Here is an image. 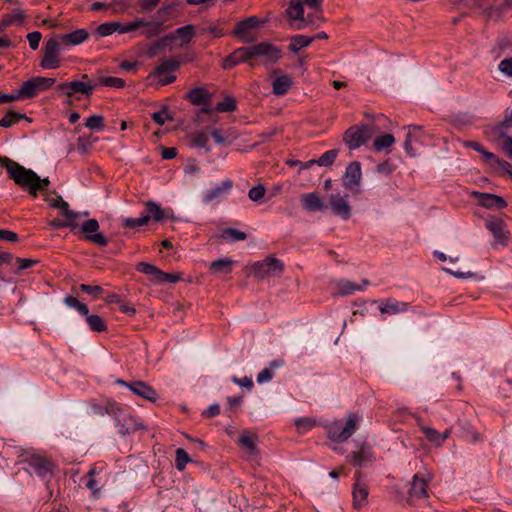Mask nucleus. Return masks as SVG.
Masks as SVG:
<instances>
[{
	"label": "nucleus",
	"mask_w": 512,
	"mask_h": 512,
	"mask_svg": "<svg viewBox=\"0 0 512 512\" xmlns=\"http://www.w3.org/2000/svg\"><path fill=\"white\" fill-rule=\"evenodd\" d=\"M489 135L492 137L493 141L500 145L501 149L505 153V155L512 159V138L507 135L506 132H492L489 131Z\"/></svg>",
	"instance_id": "obj_33"
},
{
	"label": "nucleus",
	"mask_w": 512,
	"mask_h": 512,
	"mask_svg": "<svg viewBox=\"0 0 512 512\" xmlns=\"http://www.w3.org/2000/svg\"><path fill=\"white\" fill-rule=\"evenodd\" d=\"M0 165L5 167L9 177L22 189L33 197L39 192V176L31 169H27L12 159L0 156Z\"/></svg>",
	"instance_id": "obj_1"
},
{
	"label": "nucleus",
	"mask_w": 512,
	"mask_h": 512,
	"mask_svg": "<svg viewBox=\"0 0 512 512\" xmlns=\"http://www.w3.org/2000/svg\"><path fill=\"white\" fill-rule=\"evenodd\" d=\"M359 420L358 414L350 413L345 422L342 420L332 422L327 429L329 439L338 443L345 442L356 431Z\"/></svg>",
	"instance_id": "obj_2"
},
{
	"label": "nucleus",
	"mask_w": 512,
	"mask_h": 512,
	"mask_svg": "<svg viewBox=\"0 0 512 512\" xmlns=\"http://www.w3.org/2000/svg\"><path fill=\"white\" fill-rule=\"evenodd\" d=\"M261 24L262 22L256 16L248 17L236 24L232 35L242 43H253L257 40L256 29Z\"/></svg>",
	"instance_id": "obj_10"
},
{
	"label": "nucleus",
	"mask_w": 512,
	"mask_h": 512,
	"mask_svg": "<svg viewBox=\"0 0 512 512\" xmlns=\"http://www.w3.org/2000/svg\"><path fill=\"white\" fill-rule=\"evenodd\" d=\"M141 23L140 22H127V23H119V22H106L103 24H100L97 27V33L100 36H108L111 35L114 32L118 33H128L131 31H134L138 28H140Z\"/></svg>",
	"instance_id": "obj_18"
},
{
	"label": "nucleus",
	"mask_w": 512,
	"mask_h": 512,
	"mask_svg": "<svg viewBox=\"0 0 512 512\" xmlns=\"http://www.w3.org/2000/svg\"><path fill=\"white\" fill-rule=\"evenodd\" d=\"M46 201L49 203L51 207L60 209L65 218L68 220H75L80 216L79 213L70 210L68 203L64 201L62 197L59 195H56L54 197H47Z\"/></svg>",
	"instance_id": "obj_30"
},
{
	"label": "nucleus",
	"mask_w": 512,
	"mask_h": 512,
	"mask_svg": "<svg viewBox=\"0 0 512 512\" xmlns=\"http://www.w3.org/2000/svg\"><path fill=\"white\" fill-rule=\"evenodd\" d=\"M234 261L229 258H221L210 263L209 269L215 274H230Z\"/></svg>",
	"instance_id": "obj_35"
},
{
	"label": "nucleus",
	"mask_w": 512,
	"mask_h": 512,
	"mask_svg": "<svg viewBox=\"0 0 512 512\" xmlns=\"http://www.w3.org/2000/svg\"><path fill=\"white\" fill-rule=\"evenodd\" d=\"M287 13L291 19L304 20V8L302 0H291Z\"/></svg>",
	"instance_id": "obj_43"
},
{
	"label": "nucleus",
	"mask_w": 512,
	"mask_h": 512,
	"mask_svg": "<svg viewBox=\"0 0 512 512\" xmlns=\"http://www.w3.org/2000/svg\"><path fill=\"white\" fill-rule=\"evenodd\" d=\"M251 51H252L253 59L255 57H263V58H265L266 62H269V63L277 62L281 58V55H282V52L278 47H276L270 43H266V42L252 45Z\"/></svg>",
	"instance_id": "obj_19"
},
{
	"label": "nucleus",
	"mask_w": 512,
	"mask_h": 512,
	"mask_svg": "<svg viewBox=\"0 0 512 512\" xmlns=\"http://www.w3.org/2000/svg\"><path fill=\"white\" fill-rule=\"evenodd\" d=\"M25 20V13L22 10H16L13 14L6 15L3 19L5 26L12 25L16 22L23 23Z\"/></svg>",
	"instance_id": "obj_56"
},
{
	"label": "nucleus",
	"mask_w": 512,
	"mask_h": 512,
	"mask_svg": "<svg viewBox=\"0 0 512 512\" xmlns=\"http://www.w3.org/2000/svg\"><path fill=\"white\" fill-rule=\"evenodd\" d=\"M176 37L181 39L182 44H188L194 37V26L189 24L176 29L174 34L166 35L163 38L159 39L154 44V47L156 49H160L168 45V43L173 41Z\"/></svg>",
	"instance_id": "obj_20"
},
{
	"label": "nucleus",
	"mask_w": 512,
	"mask_h": 512,
	"mask_svg": "<svg viewBox=\"0 0 512 512\" xmlns=\"http://www.w3.org/2000/svg\"><path fill=\"white\" fill-rule=\"evenodd\" d=\"M201 33L202 34H211L213 35L215 38H219V37H222L225 33H224V30L217 26V25H209V26H204L201 28Z\"/></svg>",
	"instance_id": "obj_61"
},
{
	"label": "nucleus",
	"mask_w": 512,
	"mask_h": 512,
	"mask_svg": "<svg viewBox=\"0 0 512 512\" xmlns=\"http://www.w3.org/2000/svg\"><path fill=\"white\" fill-rule=\"evenodd\" d=\"M314 38L305 35H296L291 38L289 49L293 53H297L302 48L307 47L311 44Z\"/></svg>",
	"instance_id": "obj_41"
},
{
	"label": "nucleus",
	"mask_w": 512,
	"mask_h": 512,
	"mask_svg": "<svg viewBox=\"0 0 512 512\" xmlns=\"http://www.w3.org/2000/svg\"><path fill=\"white\" fill-rule=\"evenodd\" d=\"M220 237L225 241L237 242L245 240L247 235L246 233L235 228H226L222 230Z\"/></svg>",
	"instance_id": "obj_44"
},
{
	"label": "nucleus",
	"mask_w": 512,
	"mask_h": 512,
	"mask_svg": "<svg viewBox=\"0 0 512 512\" xmlns=\"http://www.w3.org/2000/svg\"><path fill=\"white\" fill-rule=\"evenodd\" d=\"M236 109V101L232 97H225L224 100L217 104L216 110L219 112H232Z\"/></svg>",
	"instance_id": "obj_55"
},
{
	"label": "nucleus",
	"mask_w": 512,
	"mask_h": 512,
	"mask_svg": "<svg viewBox=\"0 0 512 512\" xmlns=\"http://www.w3.org/2000/svg\"><path fill=\"white\" fill-rule=\"evenodd\" d=\"M103 409L105 410V414L113 416L119 422L121 421L119 416H123L124 423L121 424L122 429L120 430L123 434L143 428L142 425L138 424L131 415L124 414L121 407L115 401H106L103 404Z\"/></svg>",
	"instance_id": "obj_11"
},
{
	"label": "nucleus",
	"mask_w": 512,
	"mask_h": 512,
	"mask_svg": "<svg viewBox=\"0 0 512 512\" xmlns=\"http://www.w3.org/2000/svg\"><path fill=\"white\" fill-rule=\"evenodd\" d=\"M192 144L195 147L205 148L206 151H210V147L208 146L209 136L205 132H195L191 135Z\"/></svg>",
	"instance_id": "obj_49"
},
{
	"label": "nucleus",
	"mask_w": 512,
	"mask_h": 512,
	"mask_svg": "<svg viewBox=\"0 0 512 512\" xmlns=\"http://www.w3.org/2000/svg\"><path fill=\"white\" fill-rule=\"evenodd\" d=\"M473 194L477 197L479 204L486 208L502 209L507 205L506 201L502 197L494 194L480 192H474Z\"/></svg>",
	"instance_id": "obj_25"
},
{
	"label": "nucleus",
	"mask_w": 512,
	"mask_h": 512,
	"mask_svg": "<svg viewBox=\"0 0 512 512\" xmlns=\"http://www.w3.org/2000/svg\"><path fill=\"white\" fill-rule=\"evenodd\" d=\"M29 468L36 476L41 478L46 483L50 482L55 475L57 465L51 458L40 454H29L24 458Z\"/></svg>",
	"instance_id": "obj_4"
},
{
	"label": "nucleus",
	"mask_w": 512,
	"mask_h": 512,
	"mask_svg": "<svg viewBox=\"0 0 512 512\" xmlns=\"http://www.w3.org/2000/svg\"><path fill=\"white\" fill-rule=\"evenodd\" d=\"M338 151L335 149L323 153L317 160H310L309 163H317L319 166H330L334 163Z\"/></svg>",
	"instance_id": "obj_45"
},
{
	"label": "nucleus",
	"mask_w": 512,
	"mask_h": 512,
	"mask_svg": "<svg viewBox=\"0 0 512 512\" xmlns=\"http://www.w3.org/2000/svg\"><path fill=\"white\" fill-rule=\"evenodd\" d=\"M421 131L419 126H409L408 133L404 141V149L410 156H415V151L412 147L413 139H417L418 134Z\"/></svg>",
	"instance_id": "obj_42"
},
{
	"label": "nucleus",
	"mask_w": 512,
	"mask_h": 512,
	"mask_svg": "<svg viewBox=\"0 0 512 512\" xmlns=\"http://www.w3.org/2000/svg\"><path fill=\"white\" fill-rule=\"evenodd\" d=\"M379 310L382 314L395 315L407 311L408 303L386 299L380 303Z\"/></svg>",
	"instance_id": "obj_29"
},
{
	"label": "nucleus",
	"mask_w": 512,
	"mask_h": 512,
	"mask_svg": "<svg viewBox=\"0 0 512 512\" xmlns=\"http://www.w3.org/2000/svg\"><path fill=\"white\" fill-rule=\"evenodd\" d=\"M62 43L58 38L48 39L43 46V57L40 66L43 69H57L60 67V51Z\"/></svg>",
	"instance_id": "obj_8"
},
{
	"label": "nucleus",
	"mask_w": 512,
	"mask_h": 512,
	"mask_svg": "<svg viewBox=\"0 0 512 512\" xmlns=\"http://www.w3.org/2000/svg\"><path fill=\"white\" fill-rule=\"evenodd\" d=\"M190 461L191 459L188 453L183 448H178L176 450L175 466L177 470L183 471L187 463Z\"/></svg>",
	"instance_id": "obj_50"
},
{
	"label": "nucleus",
	"mask_w": 512,
	"mask_h": 512,
	"mask_svg": "<svg viewBox=\"0 0 512 512\" xmlns=\"http://www.w3.org/2000/svg\"><path fill=\"white\" fill-rule=\"evenodd\" d=\"M376 127L370 124H358L349 127L343 134V142L350 150H355L370 141Z\"/></svg>",
	"instance_id": "obj_3"
},
{
	"label": "nucleus",
	"mask_w": 512,
	"mask_h": 512,
	"mask_svg": "<svg viewBox=\"0 0 512 512\" xmlns=\"http://www.w3.org/2000/svg\"><path fill=\"white\" fill-rule=\"evenodd\" d=\"M99 223L96 219L86 220L80 227V232L84 234V238L100 247H105L108 244L107 238L98 232Z\"/></svg>",
	"instance_id": "obj_16"
},
{
	"label": "nucleus",
	"mask_w": 512,
	"mask_h": 512,
	"mask_svg": "<svg viewBox=\"0 0 512 512\" xmlns=\"http://www.w3.org/2000/svg\"><path fill=\"white\" fill-rule=\"evenodd\" d=\"M466 147L472 148L477 152H480L484 159L487 161H491L492 158H495V154L486 151L478 142L476 141H468L465 143Z\"/></svg>",
	"instance_id": "obj_59"
},
{
	"label": "nucleus",
	"mask_w": 512,
	"mask_h": 512,
	"mask_svg": "<svg viewBox=\"0 0 512 512\" xmlns=\"http://www.w3.org/2000/svg\"><path fill=\"white\" fill-rule=\"evenodd\" d=\"M328 202L335 215L339 216L343 220H347L351 217V206L349 205L346 196L343 197L340 194H331Z\"/></svg>",
	"instance_id": "obj_21"
},
{
	"label": "nucleus",
	"mask_w": 512,
	"mask_h": 512,
	"mask_svg": "<svg viewBox=\"0 0 512 512\" xmlns=\"http://www.w3.org/2000/svg\"><path fill=\"white\" fill-rule=\"evenodd\" d=\"M145 214L139 218H126L123 220L125 228H136L146 225L150 220L162 222L169 217L168 212L164 210L158 203L148 201L146 203Z\"/></svg>",
	"instance_id": "obj_5"
},
{
	"label": "nucleus",
	"mask_w": 512,
	"mask_h": 512,
	"mask_svg": "<svg viewBox=\"0 0 512 512\" xmlns=\"http://www.w3.org/2000/svg\"><path fill=\"white\" fill-rule=\"evenodd\" d=\"M97 467L94 466L92 467L86 477H87V482H86V487L92 491L93 494H98L99 491H100V487L98 486V483L96 481V479L94 478L95 474H97Z\"/></svg>",
	"instance_id": "obj_51"
},
{
	"label": "nucleus",
	"mask_w": 512,
	"mask_h": 512,
	"mask_svg": "<svg viewBox=\"0 0 512 512\" xmlns=\"http://www.w3.org/2000/svg\"><path fill=\"white\" fill-rule=\"evenodd\" d=\"M136 270L150 276V281L155 284L177 283L181 279L180 273H166L147 262H139L136 265Z\"/></svg>",
	"instance_id": "obj_9"
},
{
	"label": "nucleus",
	"mask_w": 512,
	"mask_h": 512,
	"mask_svg": "<svg viewBox=\"0 0 512 512\" xmlns=\"http://www.w3.org/2000/svg\"><path fill=\"white\" fill-rule=\"evenodd\" d=\"M233 187V181L232 180H225L221 183V185L216 186L210 190H208L203 195V201L205 203H211L213 201H219L223 198H225L231 191Z\"/></svg>",
	"instance_id": "obj_22"
},
{
	"label": "nucleus",
	"mask_w": 512,
	"mask_h": 512,
	"mask_svg": "<svg viewBox=\"0 0 512 512\" xmlns=\"http://www.w3.org/2000/svg\"><path fill=\"white\" fill-rule=\"evenodd\" d=\"M82 80L80 81H71L64 82L57 86V91L66 95L67 97H72L75 94H84L89 96L94 91V86L88 82L89 76L87 74L82 75Z\"/></svg>",
	"instance_id": "obj_14"
},
{
	"label": "nucleus",
	"mask_w": 512,
	"mask_h": 512,
	"mask_svg": "<svg viewBox=\"0 0 512 512\" xmlns=\"http://www.w3.org/2000/svg\"><path fill=\"white\" fill-rule=\"evenodd\" d=\"M301 203L309 211H323L326 208L325 203L316 193L303 194Z\"/></svg>",
	"instance_id": "obj_32"
},
{
	"label": "nucleus",
	"mask_w": 512,
	"mask_h": 512,
	"mask_svg": "<svg viewBox=\"0 0 512 512\" xmlns=\"http://www.w3.org/2000/svg\"><path fill=\"white\" fill-rule=\"evenodd\" d=\"M152 119L156 124L162 126L166 119H172V117L170 116L168 109L164 107L160 111L154 112L152 114Z\"/></svg>",
	"instance_id": "obj_60"
},
{
	"label": "nucleus",
	"mask_w": 512,
	"mask_h": 512,
	"mask_svg": "<svg viewBox=\"0 0 512 512\" xmlns=\"http://www.w3.org/2000/svg\"><path fill=\"white\" fill-rule=\"evenodd\" d=\"M357 448V451H353L347 456V460L353 466L363 467L373 461L374 454L372 448L366 441L358 443Z\"/></svg>",
	"instance_id": "obj_17"
},
{
	"label": "nucleus",
	"mask_w": 512,
	"mask_h": 512,
	"mask_svg": "<svg viewBox=\"0 0 512 512\" xmlns=\"http://www.w3.org/2000/svg\"><path fill=\"white\" fill-rule=\"evenodd\" d=\"M369 487L363 479L360 471L355 473V481L352 487V507L360 510L368 504Z\"/></svg>",
	"instance_id": "obj_13"
},
{
	"label": "nucleus",
	"mask_w": 512,
	"mask_h": 512,
	"mask_svg": "<svg viewBox=\"0 0 512 512\" xmlns=\"http://www.w3.org/2000/svg\"><path fill=\"white\" fill-rule=\"evenodd\" d=\"M292 86V78L288 75L276 77L272 83V91L277 96L285 95Z\"/></svg>",
	"instance_id": "obj_34"
},
{
	"label": "nucleus",
	"mask_w": 512,
	"mask_h": 512,
	"mask_svg": "<svg viewBox=\"0 0 512 512\" xmlns=\"http://www.w3.org/2000/svg\"><path fill=\"white\" fill-rule=\"evenodd\" d=\"M193 105H205L210 102L211 94L203 87L191 89L185 97Z\"/></svg>",
	"instance_id": "obj_31"
},
{
	"label": "nucleus",
	"mask_w": 512,
	"mask_h": 512,
	"mask_svg": "<svg viewBox=\"0 0 512 512\" xmlns=\"http://www.w3.org/2000/svg\"><path fill=\"white\" fill-rule=\"evenodd\" d=\"M432 478V474L429 472L417 473L413 476L408 490L407 502L409 505L415 506L418 500L429 498L428 484Z\"/></svg>",
	"instance_id": "obj_7"
},
{
	"label": "nucleus",
	"mask_w": 512,
	"mask_h": 512,
	"mask_svg": "<svg viewBox=\"0 0 512 512\" xmlns=\"http://www.w3.org/2000/svg\"><path fill=\"white\" fill-rule=\"evenodd\" d=\"M315 424L316 421L308 417L300 418L295 421V425L301 433L310 430Z\"/></svg>",
	"instance_id": "obj_58"
},
{
	"label": "nucleus",
	"mask_w": 512,
	"mask_h": 512,
	"mask_svg": "<svg viewBox=\"0 0 512 512\" xmlns=\"http://www.w3.org/2000/svg\"><path fill=\"white\" fill-rule=\"evenodd\" d=\"M420 430L430 443L434 444L437 447L441 446L440 432L428 426H420Z\"/></svg>",
	"instance_id": "obj_46"
},
{
	"label": "nucleus",
	"mask_w": 512,
	"mask_h": 512,
	"mask_svg": "<svg viewBox=\"0 0 512 512\" xmlns=\"http://www.w3.org/2000/svg\"><path fill=\"white\" fill-rule=\"evenodd\" d=\"M89 38V32L86 29H77L70 33L58 36L60 42L66 46L80 45Z\"/></svg>",
	"instance_id": "obj_26"
},
{
	"label": "nucleus",
	"mask_w": 512,
	"mask_h": 512,
	"mask_svg": "<svg viewBox=\"0 0 512 512\" xmlns=\"http://www.w3.org/2000/svg\"><path fill=\"white\" fill-rule=\"evenodd\" d=\"M180 66V62L177 58L171 57L163 60L156 68L153 73L154 76H162L165 72H173Z\"/></svg>",
	"instance_id": "obj_37"
},
{
	"label": "nucleus",
	"mask_w": 512,
	"mask_h": 512,
	"mask_svg": "<svg viewBox=\"0 0 512 512\" xmlns=\"http://www.w3.org/2000/svg\"><path fill=\"white\" fill-rule=\"evenodd\" d=\"M500 72L506 76H512V58L503 59L498 66Z\"/></svg>",
	"instance_id": "obj_64"
},
{
	"label": "nucleus",
	"mask_w": 512,
	"mask_h": 512,
	"mask_svg": "<svg viewBox=\"0 0 512 512\" xmlns=\"http://www.w3.org/2000/svg\"><path fill=\"white\" fill-rule=\"evenodd\" d=\"M369 285L367 279L362 280V284H357L352 281L341 279L335 284V294L338 296H347L356 291H363Z\"/></svg>",
	"instance_id": "obj_23"
},
{
	"label": "nucleus",
	"mask_w": 512,
	"mask_h": 512,
	"mask_svg": "<svg viewBox=\"0 0 512 512\" xmlns=\"http://www.w3.org/2000/svg\"><path fill=\"white\" fill-rule=\"evenodd\" d=\"M266 193V189L262 184L252 187L248 192V197L250 200L257 202L261 200Z\"/></svg>",
	"instance_id": "obj_57"
},
{
	"label": "nucleus",
	"mask_w": 512,
	"mask_h": 512,
	"mask_svg": "<svg viewBox=\"0 0 512 512\" xmlns=\"http://www.w3.org/2000/svg\"><path fill=\"white\" fill-rule=\"evenodd\" d=\"M55 83L54 78H47V77H33L27 81H25L20 89H19V96H21L22 99H30L35 97L39 92L44 91L52 87V85Z\"/></svg>",
	"instance_id": "obj_12"
},
{
	"label": "nucleus",
	"mask_w": 512,
	"mask_h": 512,
	"mask_svg": "<svg viewBox=\"0 0 512 512\" xmlns=\"http://www.w3.org/2000/svg\"><path fill=\"white\" fill-rule=\"evenodd\" d=\"M80 289L81 291L93 296V297H97L99 296L101 293H103V289L101 286L99 285H88V284H81L80 285Z\"/></svg>",
	"instance_id": "obj_62"
},
{
	"label": "nucleus",
	"mask_w": 512,
	"mask_h": 512,
	"mask_svg": "<svg viewBox=\"0 0 512 512\" xmlns=\"http://www.w3.org/2000/svg\"><path fill=\"white\" fill-rule=\"evenodd\" d=\"M86 321L93 331L103 332L107 329L104 320L99 315H88Z\"/></svg>",
	"instance_id": "obj_48"
},
{
	"label": "nucleus",
	"mask_w": 512,
	"mask_h": 512,
	"mask_svg": "<svg viewBox=\"0 0 512 512\" xmlns=\"http://www.w3.org/2000/svg\"><path fill=\"white\" fill-rule=\"evenodd\" d=\"M233 54L238 64L246 62L251 68L255 67L256 62L253 60L251 46L238 48L233 51Z\"/></svg>",
	"instance_id": "obj_39"
},
{
	"label": "nucleus",
	"mask_w": 512,
	"mask_h": 512,
	"mask_svg": "<svg viewBox=\"0 0 512 512\" xmlns=\"http://www.w3.org/2000/svg\"><path fill=\"white\" fill-rule=\"evenodd\" d=\"M491 162L496 164L503 172L512 176V164L505 160H501L499 157L495 155V158L491 159Z\"/></svg>",
	"instance_id": "obj_63"
},
{
	"label": "nucleus",
	"mask_w": 512,
	"mask_h": 512,
	"mask_svg": "<svg viewBox=\"0 0 512 512\" xmlns=\"http://www.w3.org/2000/svg\"><path fill=\"white\" fill-rule=\"evenodd\" d=\"M486 228L493 234L497 242L505 243L508 241V235L505 231L503 220L499 218H492L486 221Z\"/></svg>",
	"instance_id": "obj_27"
},
{
	"label": "nucleus",
	"mask_w": 512,
	"mask_h": 512,
	"mask_svg": "<svg viewBox=\"0 0 512 512\" xmlns=\"http://www.w3.org/2000/svg\"><path fill=\"white\" fill-rule=\"evenodd\" d=\"M256 440L257 437L251 432L244 431L241 433L238 444L246 449L249 454H255L256 453Z\"/></svg>",
	"instance_id": "obj_38"
},
{
	"label": "nucleus",
	"mask_w": 512,
	"mask_h": 512,
	"mask_svg": "<svg viewBox=\"0 0 512 512\" xmlns=\"http://www.w3.org/2000/svg\"><path fill=\"white\" fill-rule=\"evenodd\" d=\"M100 85L114 88H123L125 86V81L124 79L118 77H101Z\"/></svg>",
	"instance_id": "obj_54"
},
{
	"label": "nucleus",
	"mask_w": 512,
	"mask_h": 512,
	"mask_svg": "<svg viewBox=\"0 0 512 512\" xmlns=\"http://www.w3.org/2000/svg\"><path fill=\"white\" fill-rule=\"evenodd\" d=\"M22 119L31 122V118L27 117L25 114L15 111H9L4 115L3 118L0 119V127L9 128L12 125L18 123Z\"/></svg>",
	"instance_id": "obj_40"
},
{
	"label": "nucleus",
	"mask_w": 512,
	"mask_h": 512,
	"mask_svg": "<svg viewBox=\"0 0 512 512\" xmlns=\"http://www.w3.org/2000/svg\"><path fill=\"white\" fill-rule=\"evenodd\" d=\"M362 179L361 164L358 161L349 163L342 177L343 186L351 192L360 193V183Z\"/></svg>",
	"instance_id": "obj_15"
},
{
	"label": "nucleus",
	"mask_w": 512,
	"mask_h": 512,
	"mask_svg": "<svg viewBox=\"0 0 512 512\" xmlns=\"http://www.w3.org/2000/svg\"><path fill=\"white\" fill-rule=\"evenodd\" d=\"M85 126L92 130H102L104 118L100 115H92L86 119Z\"/></svg>",
	"instance_id": "obj_53"
},
{
	"label": "nucleus",
	"mask_w": 512,
	"mask_h": 512,
	"mask_svg": "<svg viewBox=\"0 0 512 512\" xmlns=\"http://www.w3.org/2000/svg\"><path fill=\"white\" fill-rule=\"evenodd\" d=\"M166 21V18H163L162 21H144L142 19H137L135 22H140V27L143 28L141 31V35L146 38H153L158 36L163 31V23Z\"/></svg>",
	"instance_id": "obj_28"
},
{
	"label": "nucleus",
	"mask_w": 512,
	"mask_h": 512,
	"mask_svg": "<svg viewBox=\"0 0 512 512\" xmlns=\"http://www.w3.org/2000/svg\"><path fill=\"white\" fill-rule=\"evenodd\" d=\"M395 143V138L392 134L386 133L375 138L372 148L375 152L388 150Z\"/></svg>",
	"instance_id": "obj_36"
},
{
	"label": "nucleus",
	"mask_w": 512,
	"mask_h": 512,
	"mask_svg": "<svg viewBox=\"0 0 512 512\" xmlns=\"http://www.w3.org/2000/svg\"><path fill=\"white\" fill-rule=\"evenodd\" d=\"M507 129H512V110L505 116L499 124L490 128L492 132H506Z\"/></svg>",
	"instance_id": "obj_52"
},
{
	"label": "nucleus",
	"mask_w": 512,
	"mask_h": 512,
	"mask_svg": "<svg viewBox=\"0 0 512 512\" xmlns=\"http://www.w3.org/2000/svg\"><path fill=\"white\" fill-rule=\"evenodd\" d=\"M284 263L274 255H268L261 261L255 262L251 267V275L258 280L268 277H277L282 274Z\"/></svg>",
	"instance_id": "obj_6"
},
{
	"label": "nucleus",
	"mask_w": 512,
	"mask_h": 512,
	"mask_svg": "<svg viewBox=\"0 0 512 512\" xmlns=\"http://www.w3.org/2000/svg\"><path fill=\"white\" fill-rule=\"evenodd\" d=\"M129 389L137 396L148 400L150 402H155L158 398V394L156 390L143 381H135L131 382L129 385Z\"/></svg>",
	"instance_id": "obj_24"
},
{
	"label": "nucleus",
	"mask_w": 512,
	"mask_h": 512,
	"mask_svg": "<svg viewBox=\"0 0 512 512\" xmlns=\"http://www.w3.org/2000/svg\"><path fill=\"white\" fill-rule=\"evenodd\" d=\"M281 364L282 361L271 362L269 368H264L261 372H259V374L257 375V382L259 384L269 382L273 378L272 368L279 367Z\"/></svg>",
	"instance_id": "obj_47"
}]
</instances>
